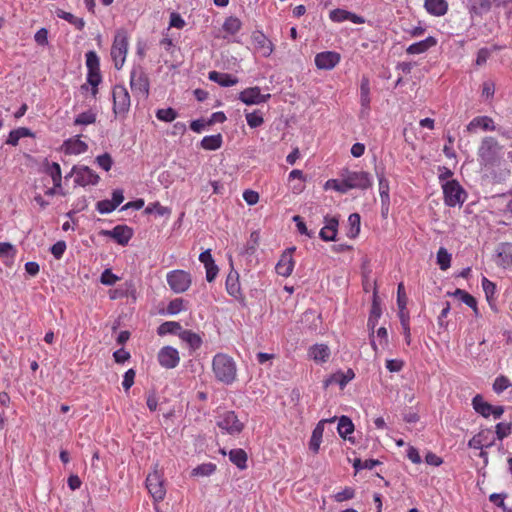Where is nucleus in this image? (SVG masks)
Returning <instances> with one entry per match:
<instances>
[{
	"instance_id": "9d476101",
	"label": "nucleus",
	"mask_w": 512,
	"mask_h": 512,
	"mask_svg": "<svg viewBox=\"0 0 512 512\" xmlns=\"http://www.w3.org/2000/svg\"><path fill=\"white\" fill-rule=\"evenodd\" d=\"M130 86L134 92L148 95L149 80L143 68L138 66L134 67L130 73Z\"/></svg>"
},
{
	"instance_id": "2f4dec72",
	"label": "nucleus",
	"mask_w": 512,
	"mask_h": 512,
	"mask_svg": "<svg viewBox=\"0 0 512 512\" xmlns=\"http://www.w3.org/2000/svg\"><path fill=\"white\" fill-rule=\"evenodd\" d=\"M24 137H34V134L26 127L14 129L9 133L6 144L16 146L19 140Z\"/></svg>"
},
{
	"instance_id": "0eeeda50",
	"label": "nucleus",
	"mask_w": 512,
	"mask_h": 512,
	"mask_svg": "<svg viewBox=\"0 0 512 512\" xmlns=\"http://www.w3.org/2000/svg\"><path fill=\"white\" fill-rule=\"evenodd\" d=\"M216 424L221 430L230 435L239 434L244 428L243 423L233 411H226L220 414L217 417Z\"/></svg>"
},
{
	"instance_id": "7ed1b4c3",
	"label": "nucleus",
	"mask_w": 512,
	"mask_h": 512,
	"mask_svg": "<svg viewBox=\"0 0 512 512\" xmlns=\"http://www.w3.org/2000/svg\"><path fill=\"white\" fill-rule=\"evenodd\" d=\"M129 46V36L125 29H118L114 36V41L111 47V58L114 67L120 70L126 60Z\"/></svg>"
},
{
	"instance_id": "79ce46f5",
	"label": "nucleus",
	"mask_w": 512,
	"mask_h": 512,
	"mask_svg": "<svg viewBox=\"0 0 512 512\" xmlns=\"http://www.w3.org/2000/svg\"><path fill=\"white\" fill-rule=\"evenodd\" d=\"M241 26H242V23H241L240 19H238L237 17L231 16L225 20V22L223 24V30L225 32L233 35L240 31Z\"/></svg>"
},
{
	"instance_id": "c85d7f7f",
	"label": "nucleus",
	"mask_w": 512,
	"mask_h": 512,
	"mask_svg": "<svg viewBox=\"0 0 512 512\" xmlns=\"http://www.w3.org/2000/svg\"><path fill=\"white\" fill-rule=\"evenodd\" d=\"M226 290L228 294L234 298L241 296V287L239 283V274L237 271H230L226 278Z\"/></svg>"
},
{
	"instance_id": "aec40b11",
	"label": "nucleus",
	"mask_w": 512,
	"mask_h": 512,
	"mask_svg": "<svg viewBox=\"0 0 512 512\" xmlns=\"http://www.w3.org/2000/svg\"><path fill=\"white\" fill-rule=\"evenodd\" d=\"M329 18L336 23L351 21L354 24L364 23V18L344 9H334L330 12Z\"/></svg>"
},
{
	"instance_id": "de8ad7c7",
	"label": "nucleus",
	"mask_w": 512,
	"mask_h": 512,
	"mask_svg": "<svg viewBox=\"0 0 512 512\" xmlns=\"http://www.w3.org/2000/svg\"><path fill=\"white\" fill-rule=\"evenodd\" d=\"M48 173L52 178L54 186L61 187L62 175L60 165L56 162H53L48 168Z\"/></svg>"
},
{
	"instance_id": "e2e57ef3",
	"label": "nucleus",
	"mask_w": 512,
	"mask_h": 512,
	"mask_svg": "<svg viewBox=\"0 0 512 512\" xmlns=\"http://www.w3.org/2000/svg\"><path fill=\"white\" fill-rule=\"evenodd\" d=\"M96 209L100 214H108L114 211L115 205L112 204L111 200H101L97 202Z\"/></svg>"
},
{
	"instance_id": "bb28decb",
	"label": "nucleus",
	"mask_w": 512,
	"mask_h": 512,
	"mask_svg": "<svg viewBox=\"0 0 512 512\" xmlns=\"http://www.w3.org/2000/svg\"><path fill=\"white\" fill-rule=\"evenodd\" d=\"M424 7L433 16H443L448 11L446 0H425Z\"/></svg>"
},
{
	"instance_id": "052dcab7",
	"label": "nucleus",
	"mask_w": 512,
	"mask_h": 512,
	"mask_svg": "<svg viewBox=\"0 0 512 512\" xmlns=\"http://www.w3.org/2000/svg\"><path fill=\"white\" fill-rule=\"evenodd\" d=\"M496 435L499 440H503L510 435L512 424L506 422H500L496 425Z\"/></svg>"
},
{
	"instance_id": "09e8293b",
	"label": "nucleus",
	"mask_w": 512,
	"mask_h": 512,
	"mask_svg": "<svg viewBox=\"0 0 512 512\" xmlns=\"http://www.w3.org/2000/svg\"><path fill=\"white\" fill-rule=\"evenodd\" d=\"M156 117L160 121L172 122L177 117V112L173 108L158 109Z\"/></svg>"
},
{
	"instance_id": "c756f323",
	"label": "nucleus",
	"mask_w": 512,
	"mask_h": 512,
	"mask_svg": "<svg viewBox=\"0 0 512 512\" xmlns=\"http://www.w3.org/2000/svg\"><path fill=\"white\" fill-rule=\"evenodd\" d=\"M308 354L314 361L324 363L330 357V349L325 344H315L309 349Z\"/></svg>"
},
{
	"instance_id": "4468645a",
	"label": "nucleus",
	"mask_w": 512,
	"mask_h": 512,
	"mask_svg": "<svg viewBox=\"0 0 512 512\" xmlns=\"http://www.w3.org/2000/svg\"><path fill=\"white\" fill-rule=\"evenodd\" d=\"M341 56L335 51H324L316 54L315 65L320 70H331L339 64Z\"/></svg>"
},
{
	"instance_id": "bf43d9fd",
	"label": "nucleus",
	"mask_w": 512,
	"mask_h": 512,
	"mask_svg": "<svg viewBox=\"0 0 512 512\" xmlns=\"http://www.w3.org/2000/svg\"><path fill=\"white\" fill-rule=\"evenodd\" d=\"M215 469L216 466L214 464L205 463L194 468L192 474L197 476H209L215 471Z\"/></svg>"
},
{
	"instance_id": "0e129e2a",
	"label": "nucleus",
	"mask_w": 512,
	"mask_h": 512,
	"mask_svg": "<svg viewBox=\"0 0 512 512\" xmlns=\"http://www.w3.org/2000/svg\"><path fill=\"white\" fill-rule=\"evenodd\" d=\"M380 315H381L380 307L374 302L372 309H371L369 319H368L369 328H371L372 330L375 328L376 323H377L378 319L380 318Z\"/></svg>"
},
{
	"instance_id": "13d9d810",
	"label": "nucleus",
	"mask_w": 512,
	"mask_h": 512,
	"mask_svg": "<svg viewBox=\"0 0 512 512\" xmlns=\"http://www.w3.org/2000/svg\"><path fill=\"white\" fill-rule=\"evenodd\" d=\"M97 165L104 171H109L113 165V159L109 153L99 155L95 159Z\"/></svg>"
},
{
	"instance_id": "a19ab883",
	"label": "nucleus",
	"mask_w": 512,
	"mask_h": 512,
	"mask_svg": "<svg viewBox=\"0 0 512 512\" xmlns=\"http://www.w3.org/2000/svg\"><path fill=\"white\" fill-rule=\"evenodd\" d=\"M437 264L441 270H447L451 265V254L444 247L437 252Z\"/></svg>"
},
{
	"instance_id": "a211bd4d",
	"label": "nucleus",
	"mask_w": 512,
	"mask_h": 512,
	"mask_svg": "<svg viewBox=\"0 0 512 512\" xmlns=\"http://www.w3.org/2000/svg\"><path fill=\"white\" fill-rule=\"evenodd\" d=\"M295 250V247L289 248L287 251H285L281 258L279 259L278 263L276 264V272L280 276L288 277L291 275L293 268H294V260L292 258V252Z\"/></svg>"
},
{
	"instance_id": "6e6552de",
	"label": "nucleus",
	"mask_w": 512,
	"mask_h": 512,
	"mask_svg": "<svg viewBox=\"0 0 512 512\" xmlns=\"http://www.w3.org/2000/svg\"><path fill=\"white\" fill-rule=\"evenodd\" d=\"M130 108V95L124 86L113 89V111L116 115H125Z\"/></svg>"
},
{
	"instance_id": "864d4df0",
	"label": "nucleus",
	"mask_w": 512,
	"mask_h": 512,
	"mask_svg": "<svg viewBox=\"0 0 512 512\" xmlns=\"http://www.w3.org/2000/svg\"><path fill=\"white\" fill-rule=\"evenodd\" d=\"M88 71L100 70L99 57L94 51H88L85 55Z\"/></svg>"
},
{
	"instance_id": "603ef678",
	"label": "nucleus",
	"mask_w": 512,
	"mask_h": 512,
	"mask_svg": "<svg viewBox=\"0 0 512 512\" xmlns=\"http://www.w3.org/2000/svg\"><path fill=\"white\" fill-rule=\"evenodd\" d=\"M348 222L350 225V230L348 232L349 237H355L360 232V216L357 213H353L349 216Z\"/></svg>"
},
{
	"instance_id": "f3484780",
	"label": "nucleus",
	"mask_w": 512,
	"mask_h": 512,
	"mask_svg": "<svg viewBox=\"0 0 512 512\" xmlns=\"http://www.w3.org/2000/svg\"><path fill=\"white\" fill-rule=\"evenodd\" d=\"M495 439L492 436L490 429L481 430L478 434L474 435L468 442V446L473 449H483L494 445Z\"/></svg>"
},
{
	"instance_id": "4d7b16f0",
	"label": "nucleus",
	"mask_w": 512,
	"mask_h": 512,
	"mask_svg": "<svg viewBox=\"0 0 512 512\" xmlns=\"http://www.w3.org/2000/svg\"><path fill=\"white\" fill-rule=\"evenodd\" d=\"M511 386L510 380L506 376H498L493 383V390L500 394Z\"/></svg>"
},
{
	"instance_id": "69168bd1",
	"label": "nucleus",
	"mask_w": 512,
	"mask_h": 512,
	"mask_svg": "<svg viewBox=\"0 0 512 512\" xmlns=\"http://www.w3.org/2000/svg\"><path fill=\"white\" fill-rule=\"evenodd\" d=\"M355 495V491L351 487H346L342 491L335 494L334 498L337 502H343L352 499Z\"/></svg>"
},
{
	"instance_id": "e433bc0d",
	"label": "nucleus",
	"mask_w": 512,
	"mask_h": 512,
	"mask_svg": "<svg viewBox=\"0 0 512 512\" xmlns=\"http://www.w3.org/2000/svg\"><path fill=\"white\" fill-rule=\"evenodd\" d=\"M181 331H182V327H181L180 323L176 322V321L164 322L157 329V333L159 335L175 334V335L179 336Z\"/></svg>"
},
{
	"instance_id": "2eb2a0df",
	"label": "nucleus",
	"mask_w": 512,
	"mask_h": 512,
	"mask_svg": "<svg viewBox=\"0 0 512 512\" xmlns=\"http://www.w3.org/2000/svg\"><path fill=\"white\" fill-rule=\"evenodd\" d=\"M157 359L159 364L166 369L175 368L180 361L178 350L171 346L161 348L158 352Z\"/></svg>"
},
{
	"instance_id": "5fc2aeb1",
	"label": "nucleus",
	"mask_w": 512,
	"mask_h": 512,
	"mask_svg": "<svg viewBox=\"0 0 512 512\" xmlns=\"http://www.w3.org/2000/svg\"><path fill=\"white\" fill-rule=\"evenodd\" d=\"M325 188L326 189L331 188L340 193H346L349 191L343 177L341 178V180H338V179L328 180L325 184Z\"/></svg>"
},
{
	"instance_id": "6e6d98bb",
	"label": "nucleus",
	"mask_w": 512,
	"mask_h": 512,
	"mask_svg": "<svg viewBox=\"0 0 512 512\" xmlns=\"http://www.w3.org/2000/svg\"><path fill=\"white\" fill-rule=\"evenodd\" d=\"M246 121L251 128H257L263 124L264 119L260 112L254 111L246 113Z\"/></svg>"
},
{
	"instance_id": "f03ea898",
	"label": "nucleus",
	"mask_w": 512,
	"mask_h": 512,
	"mask_svg": "<svg viewBox=\"0 0 512 512\" xmlns=\"http://www.w3.org/2000/svg\"><path fill=\"white\" fill-rule=\"evenodd\" d=\"M479 163L490 168L496 165L502 158V146L490 136L484 137L477 150Z\"/></svg>"
},
{
	"instance_id": "5701e85b",
	"label": "nucleus",
	"mask_w": 512,
	"mask_h": 512,
	"mask_svg": "<svg viewBox=\"0 0 512 512\" xmlns=\"http://www.w3.org/2000/svg\"><path fill=\"white\" fill-rule=\"evenodd\" d=\"M496 263L504 268L512 266V243H501L497 247Z\"/></svg>"
},
{
	"instance_id": "49530a36",
	"label": "nucleus",
	"mask_w": 512,
	"mask_h": 512,
	"mask_svg": "<svg viewBox=\"0 0 512 512\" xmlns=\"http://www.w3.org/2000/svg\"><path fill=\"white\" fill-rule=\"evenodd\" d=\"M102 80L100 70L88 71L87 82L92 86V95L95 96L98 92L97 86Z\"/></svg>"
},
{
	"instance_id": "412c9836",
	"label": "nucleus",
	"mask_w": 512,
	"mask_h": 512,
	"mask_svg": "<svg viewBox=\"0 0 512 512\" xmlns=\"http://www.w3.org/2000/svg\"><path fill=\"white\" fill-rule=\"evenodd\" d=\"M62 148L65 154L80 155L88 150V145L79 136H75L64 141Z\"/></svg>"
},
{
	"instance_id": "8fccbe9b",
	"label": "nucleus",
	"mask_w": 512,
	"mask_h": 512,
	"mask_svg": "<svg viewBox=\"0 0 512 512\" xmlns=\"http://www.w3.org/2000/svg\"><path fill=\"white\" fill-rule=\"evenodd\" d=\"M170 209L168 207L162 206L159 202L150 203L146 209L145 213L147 214H157L159 216H165L170 214Z\"/></svg>"
},
{
	"instance_id": "cd10ccee",
	"label": "nucleus",
	"mask_w": 512,
	"mask_h": 512,
	"mask_svg": "<svg viewBox=\"0 0 512 512\" xmlns=\"http://www.w3.org/2000/svg\"><path fill=\"white\" fill-rule=\"evenodd\" d=\"M436 44L437 40L434 37L429 36L424 40H421L408 46L406 52L411 55L421 54L426 52L431 47H434Z\"/></svg>"
},
{
	"instance_id": "f704fd0d",
	"label": "nucleus",
	"mask_w": 512,
	"mask_h": 512,
	"mask_svg": "<svg viewBox=\"0 0 512 512\" xmlns=\"http://www.w3.org/2000/svg\"><path fill=\"white\" fill-rule=\"evenodd\" d=\"M337 431L342 438L347 439V436L354 431V424L351 419L347 416H341L338 421Z\"/></svg>"
},
{
	"instance_id": "1a4fd4ad",
	"label": "nucleus",
	"mask_w": 512,
	"mask_h": 512,
	"mask_svg": "<svg viewBox=\"0 0 512 512\" xmlns=\"http://www.w3.org/2000/svg\"><path fill=\"white\" fill-rule=\"evenodd\" d=\"M146 487L155 501H162L166 495L163 479L158 471H153L146 478Z\"/></svg>"
},
{
	"instance_id": "39448f33",
	"label": "nucleus",
	"mask_w": 512,
	"mask_h": 512,
	"mask_svg": "<svg viewBox=\"0 0 512 512\" xmlns=\"http://www.w3.org/2000/svg\"><path fill=\"white\" fill-rule=\"evenodd\" d=\"M166 280L170 289L177 294L186 292L192 284L191 274L180 269L169 271Z\"/></svg>"
},
{
	"instance_id": "f8f14e48",
	"label": "nucleus",
	"mask_w": 512,
	"mask_h": 512,
	"mask_svg": "<svg viewBox=\"0 0 512 512\" xmlns=\"http://www.w3.org/2000/svg\"><path fill=\"white\" fill-rule=\"evenodd\" d=\"M72 172L75 174V182L80 186L96 185L100 177L88 166H74Z\"/></svg>"
},
{
	"instance_id": "473e14b6",
	"label": "nucleus",
	"mask_w": 512,
	"mask_h": 512,
	"mask_svg": "<svg viewBox=\"0 0 512 512\" xmlns=\"http://www.w3.org/2000/svg\"><path fill=\"white\" fill-rule=\"evenodd\" d=\"M354 377L355 373L352 369H348L345 372L339 371L332 375L328 383H336L340 388H344Z\"/></svg>"
},
{
	"instance_id": "774afa93",
	"label": "nucleus",
	"mask_w": 512,
	"mask_h": 512,
	"mask_svg": "<svg viewBox=\"0 0 512 512\" xmlns=\"http://www.w3.org/2000/svg\"><path fill=\"white\" fill-rule=\"evenodd\" d=\"M118 279L119 278L115 274H113L111 270L106 269L101 274L100 281L102 284L110 286L115 284Z\"/></svg>"
},
{
	"instance_id": "4be33fe9",
	"label": "nucleus",
	"mask_w": 512,
	"mask_h": 512,
	"mask_svg": "<svg viewBox=\"0 0 512 512\" xmlns=\"http://www.w3.org/2000/svg\"><path fill=\"white\" fill-rule=\"evenodd\" d=\"M335 417L331 419H323L321 420L316 427L312 431V435L309 441V448L314 453H318L320 444L322 442L323 432H324V424L327 422H334Z\"/></svg>"
},
{
	"instance_id": "37998d69",
	"label": "nucleus",
	"mask_w": 512,
	"mask_h": 512,
	"mask_svg": "<svg viewBox=\"0 0 512 512\" xmlns=\"http://www.w3.org/2000/svg\"><path fill=\"white\" fill-rule=\"evenodd\" d=\"M378 175V181H379V194L381 198V202H390V196H389V182L384 177L383 174H377Z\"/></svg>"
},
{
	"instance_id": "6ab92c4d",
	"label": "nucleus",
	"mask_w": 512,
	"mask_h": 512,
	"mask_svg": "<svg viewBox=\"0 0 512 512\" xmlns=\"http://www.w3.org/2000/svg\"><path fill=\"white\" fill-rule=\"evenodd\" d=\"M468 132L474 133L478 129L482 131H495L496 125L489 116H477L473 118L466 126Z\"/></svg>"
},
{
	"instance_id": "72a5a7b5",
	"label": "nucleus",
	"mask_w": 512,
	"mask_h": 512,
	"mask_svg": "<svg viewBox=\"0 0 512 512\" xmlns=\"http://www.w3.org/2000/svg\"><path fill=\"white\" fill-rule=\"evenodd\" d=\"M472 406L474 410L483 417L488 418L490 416V410L492 405L484 401L483 397L480 394L474 396V398L472 399Z\"/></svg>"
},
{
	"instance_id": "c03bdc74",
	"label": "nucleus",
	"mask_w": 512,
	"mask_h": 512,
	"mask_svg": "<svg viewBox=\"0 0 512 512\" xmlns=\"http://www.w3.org/2000/svg\"><path fill=\"white\" fill-rule=\"evenodd\" d=\"M183 310H186L185 301L182 298H175L169 302L166 312L169 315H176Z\"/></svg>"
},
{
	"instance_id": "f257e3e1",
	"label": "nucleus",
	"mask_w": 512,
	"mask_h": 512,
	"mask_svg": "<svg viewBox=\"0 0 512 512\" xmlns=\"http://www.w3.org/2000/svg\"><path fill=\"white\" fill-rule=\"evenodd\" d=\"M212 370L215 378L226 385L236 380L237 367L232 357L224 353H217L212 360Z\"/></svg>"
},
{
	"instance_id": "7c9ffc66",
	"label": "nucleus",
	"mask_w": 512,
	"mask_h": 512,
	"mask_svg": "<svg viewBox=\"0 0 512 512\" xmlns=\"http://www.w3.org/2000/svg\"><path fill=\"white\" fill-rule=\"evenodd\" d=\"M179 338L188 344V346L193 349V350H196L198 348H200L201 344H202V339L201 337L191 331V330H183L180 332V335H179Z\"/></svg>"
},
{
	"instance_id": "9b49d317",
	"label": "nucleus",
	"mask_w": 512,
	"mask_h": 512,
	"mask_svg": "<svg viewBox=\"0 0 512 512\" xmlns=\"http://www.w3.org/2000/svg\"><path fill=\"white\" fill-rule=\"evenodd\" d=\"M239 100L246 105H259L267 102L271 94H262L258 86L249 87L239 93Z\"/></svg>"
},
{
	"instance_id": "c9c22d12",
	"label": "nucleus",
	"mask_w": 512,
	"mask_h": 512,
	"mask_svg": "<svg viewBox=\"0 0 512 512\" xmlns=\"http://www.w3.org/2000/svg\"><path fill=\"white\" fill-rule=\"evenodd\" d=\"M229 459L239 469L246 468L247 454L243 449H232L229 452Z\"/></svg>"
},
{
	"instance_id": "680f3d73",
	"label": "nucleus",
	"mask_w": 512,
	"mask_h": 512,
	"mask_svg": "<svg viewBox=\"0 0 512 512\" xmlns=\"http://www.w3.org/2000/svg\"><path fill=\"white\" fill-rule=\"evenodd\" d=\"M482 288L486 294L487 300L490 301L496 292V285L486 277L482 279Z\"/></svg>"
},
{
	"instance_id": "a878e982",
	"label": "nucleus",
	"mask_w": 512,
	"mask_h": 512,
	"mask_svg": "<svg viewBox=\"0 0 512 512\" xmlns=\"http://www.w3.org/2000/svg\"><path fill=\"white\" fill-rule=\"evenodd\" d=\"M209 80L219 84L222 87H231L238 83V79L228 73L218 71H210L208 74Z\"/></svg>"
},
{
	"instance_id": "393cba45",
	"label": "nucleus",
	"mask_w": 512,
	"mask_h": 512,
	"mask_svg": "<svg viewBox=\"0 0 512 512\" xmlns=\"http://www.w3.org/2000/svg\"><path fill=\"white\" fill-rule=\"evenodd\" d=\"M370 82L368 77H362L360 85L361 115H367L370 109Z\"/></svg>"
},
{
	"instance_id": "423d86ee",
	"label": "nucleus",
	"mask_w": 512,
	"mask_h": 512,
	"mask_svg": "<svg viewBox=\"0 0 512 512\" xmlns=\"http://www.w3.org/2000/svg\"><path fill=\"white\" fill-rule=\"evenodd\" d=\"M343 179L349 190L368 189L372 186V177L365 171H346L342 174Z\"/></svg>"
},
{
	"instance_id": "20e7f679",
	"label": "nucleus",
	"mask_w": 512,
	"mask_h": 512,
	"mask_svg": "<svg viewBox=\"0 0 512 512\" xmlns=\"http://www.w3.org/2000/svg\"><path fill=\"white\" fill-rule=\"evenodd\" d=\"M444 202L449 207L461 206L467 194L463 187L456 180H449L442 185Z\"/></svg>"
},
{
	"instance_id": "ea45409f",
	"label": "nucleus",
	"mask_w": 512,
	"mask_h": 512,
	"mask_svg": "<svg viewBox=\"0 0 512 512\" xmlns=\"http://www.w3.org/2000/svg\"><path fill=\"white\" fill-rule=\"evenodd\" d=\"M448 295L457 297L460 301H462L467 306L471 307L475 312H477V301L468 292L462 289H456L453 293H448Z\"/></svg>"
},
{
	"instance_id": "ddd939ff",
	"label": "nucleus",
	"mask_w": 512,
	"mask_h": 512,
	"mask_svg": "<svg viewBox=\"0 0 512 512\" xmlns=\"http://www.w3.org/2000/svg\"><path fill=\"white\" fill-rule=\"evenodd\" d=\"M101 234L112 238L119 245L125 246L133 236V229L127 225H117L112 230H103Z\"/></svg>"
},
{
	"instance_id": "58836bf2",
	"label": "nucleus",
	"mask_w": 512,
	"mask_h": 512,
	"mask_svg": "<svg viewBox=\"0 0 512 512\" xmlns=\"http://www.w3.org/2000/svg\"><path fill=\"white\" fill-rule=\"evenodd\" d=\"M222 145L221 134L205 136L201 141V147L205 150H217Z\"/></svg>"
},
{
	"instance_id": "b1692460",
	"label": "nucleus",
	"mask_w": 512,
	"mask_h": 512,
	"mask_svg": "<svg viewBox=\"0 0 512 512\" xmlns=\"http://www.w3.org/2000/svg\"><path fill=\"white\" fill-rule=\"evenodd\" d=\"M324 220L325 225L320 230L319 236L323 241H333L337 235L338 219L326 216Z\"/></svg>"
},
{
	"instance_id": "338daca9",
	"label": "nucleus",
	"mask_w": 512,
	"mask_h": 512,
	"mask_svg": "<svg viewBox=\"0 0 512 512\" xmlns=\"http://www.w3.org/2000/svg\"><path fill=\"white\" fill-rule=\"evenodd\" d=\"M404 367V361L401 359L386 360V368L389 372H399Z\"/></svg>"
},
{
	"instance_id": "dca6fc26",
	"label": "nucleus",
	"mask_w": 512,
	"mask_h": 512,
	"mask_svg": "<svg viewBox=\"0 0 512 512\" xmlns=\"http://www.w3.org/2000/svg\"><path fill=\"white\" fill-rule=\"evenodd\" d=\"M252 43L255 51L263 57H269L273 52L272 42L260 31L252 34Z\"/></svg>"
},
{
	"instance_id": "4c0bfd02",
	"label": "nucleus",
	"mask_w": 512,
	"mask_h": 512,
	"mask_svg": "<svg viewBox=\"0 0 512 512\" xmlns=\"http://www.w3.org/2000/svg\"><path fill=\"white\" fill-rule=\"evenodd\" d=\"M97 114L92 109L80 113L74 119V125L76 126H87L96 122Z\"/></svg>"
},
{
	"instance_id": "a18cd8bd",
	"label": "nucleus",
	"mask_w": 512,
	"mask_h": 512,
	"mask_svg": "<svg viewBox=\"0 0 512 512\" xmlns=\"http://www.w3.org/2000/svg\"><path fill=\"white\" fill-rule=\"evenodd\" d=\"M379 464H380L379 460L367 459V460L362 461L361 459L356 458L353 461V468L356 471H360L362 469L372 470L375 466H377Z\"/></svg>"
},
{
	"instance_id": "3c124183",
	"label": "nucleus",
	"mask_w": 512,
	"mask_h": 512,
	"mask_svg": "<svg viewBox=\"0 0 512 512\" xmlns=\"http://www.w3.org/2000/svg\"><path fill=\"white\" fill-rule=\"evenodd\" d=\"M58 17L68 21L69 23L75 25L78 30H82L85 26V21L82 18L75 17L73 14L69 12L61 11L58 13Z\"/></svg>"
}]
</instances>
